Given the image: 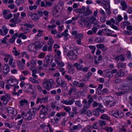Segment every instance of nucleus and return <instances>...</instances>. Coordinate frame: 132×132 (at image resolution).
<instances>
[{
    "mask_svg": "<svg viewBox=\"0 0 132 132\" xmlns=\"http://www.w3.org/2000/svg\"><path fill=\"white\" fill-rule=\"evenodd\" d=\"M120 4L122 6V10H126L128 7V6L125 1L124 0H122L120 2Z\"/></svg>",
    "mask_w": 132,
    "mask_h": 132,
    "instance_id": "22",
    "label": "nucleus"
},
{
    "mask_svg": "<svg viewBox=\"0 0 132 132\" xmlns=\"http://www.w3.org/2000/svg\"><path fill=\"white\" fill-rule=\"evenodd\" d=\"M123 33L126 35H131L132 34V32L130 31L125 30L124 31Z\"/></svg>",
    "mask_w": 132,
    "mask_h": 132,
    "instance_id": "63",
    "label": "nucleus"
},
{
    "mask_svg": "<svg viewBox=\"0 0 132 132\" xmlns=\"http://www.w3.org/2000/svg\"><path fill=\"white\" fill-rule=\"evenodd\" d=\"M57 64V67H63L65 65V64L64 63L61 61H60L56 63Z\"/></svg>",
    "mask_w": 132,
    "mask_h": 132,
    "instance_id": "40",
    "label": "nucleus"
},
{
    "mask_svg": "<svg viewBox=\"0 0 132 132\" xmlns=\"http://www.w3.org/2000/svg\"><path fill=\"white\" fill-rule=\"evenodd\" d=\"M48 108L43 105H42V114L44 116L47 114Z\"/></svg>",
    "mask_w": 132,
    "mask_h": 132,
    "instance_id": "18",
    "label": "nucleus"
},
{
    "mask_svg": "<svg viewBox=\"0 0 132 132\" xmlns=\"http://www.w3.org/2000/svg\"><path fill=\"white\" fill-rule=\"evenodd\" d=\"M126 11L129 14H130L132 13V7L129 6L127 9Z\"/></svg>",
    "mask_w": 132,
    "mask_h": 132,
    "instance_id": "57",
    "label": "nucleus"
},
{
    "mask_svg": "<svg viewBox=\"0 0 132 132\" xmlns=\"http://www.w3.org/2000/svg\"><path fill=\"white\" fill-rule=\"evenodd\" d=\"M119 89V90L132 91V86H130L127 84L126 85H122L120 86Z\"/></svg>",
    "mask_w": 132,
    "mask_h": 132,
    "instance_id": "10",
    "label": "nucleus"
},
{
    "mask_svg": "<svg viewBox=\"0 0 132 132\" xmlns=\"http://www.w3.org/2000/svg\"><path fill=\"white\" fill-rule=\"evenodd\" d=\"M11 55L9 54H6L5 55V57L4 58V60L6 62L8 61L9 58L11 57Z\"/></svg>",
    "mask_w": 132,
    "mask_h": 132,
    "instance_id": "49",
    "label": "nucleus"
},
{
    "mask_svg": "<svg viewBox=\"0 0 132 132\" xmlns=\"http://www.w3.org/2000/svg\"><path fill=\"white\" fill-rule=\"evenodd\" d=\"M63 107L64 109L67 112H69L71 110V108L69 106H64Z\"/></svg>",
    "mask_w": 132,
    "mask_h": 132,
    "instance_id": "52",
    "label": "nucleus"
},
{
    "mask_svg": "<svg viewBox=\"0 0 132 132\" xmlns=\"http://www.w3.org/2000/svg\"><path fill=\"white\" fill-rule=\"evenodd\" d=\"M38 15L40 16H41V10H40L39 11H37L36 13H34V14L33 16L32 19L36 21H38L39 18V17L38 16Z\"/></svg>",
    "mask_w": 132,
    "mask_h": 132,
    "instance_id": "12",
    "label": "nucleus"
},
{
    "mask_svg": "<svg viewBox=\"0 0 132 132\" xmlns=\"http://www.w3.org/2000/svg\"><path fill=\"white\" fill-rule=\"evenodd\" d=\"M67 56L69 57L70 59L72 60H76L78 58L77 55L72 51L70 52V53Z\"/></svg>",
    "mask_w": 132,
    "mask_h": 132,
    "instance_id": "11",
    "label": "nucleus"
},
{
    "mask_svg": "<svg viewBox=\"0 0 132 132\" xmlns=\"http://www.w3.org/2000/svg\"><path fill=\"white\" fill-rule=\"evenodd\" d=\"M56 82L57 84L59 85L63 86L64 85V82L60 78L58 77L56 79Z\"/></svg>",
    "mask_w": 132,
    "mask_h": 132,
    "instance_id": "19",
    "label": "nucleus"
},
{
    "mask_svg": "<svg viewBox=\"0 0 132 132\" xmlns=\"http://www.w3.org/2000/svg\"><path fill=\"white\" fill-rule=\"evenodd\" d=\"M126 63L122 62H119L117 65L118 67L120 68H123L125 69L126 68Z\"/></svg>",
    "mask_w": 132,
    "mask_h": 132,
    "instance_id": "24",
    "label": "nucleus"
},
{
    "mask_svg": "<svg viewBox=\"0 0 132 132\" xmlns=\"http://www.w3.org/2000/svg\"><path fill=\"white\" fill-rule=\"evenodd\" d=\"M24 2V0H16L15 1V3L17 5L19 6L22 3Z\"/></svg>",
    "mask_w": 132,
    "mask_h": 132,
    "instance_id": "55",
    "label": "nucleus"
},
{
    "mask_svg": "<svg viewBox=\"0 0 132 132\" xmlns=\"http://www.w3.org/2000/svg\"><path fill=\"white\" fill-rule=\"evenodd\" d=\"M111 114L116 118H121L124 116L123 112L117 110L112 111L111 112Z\"/></svg>",
    "mask_w": 132,
    "mask_h": 132,
    "instance_id": "4",
    "label": "nucleus"
},
{
    "mask_svg": "<svg viewBox=\"0 0 132 132\" xmlns=\"http://www.w3.org/2000/svg\"><path fill=\"white\" fill-rule=\"evenodd\" d=\"M7 111L9 114H12L14 116L16 115L17 114L16 110L15 109L11 107H8L7 109Z\"/></svg>",
    "mask_w": 132,
    "mask_h": 132,
    "instance_id": "14",
    "label": "nucleus"
},
{
    "mask_svg": "<svg viewBox=\"0 0 132 132\" xmlns=\"http://www.w3.org/2000/svg\"><path fill=\"white\" fill-rule=\"evenodd\" d=\"M34 14V13H33L30 11H29L28 12L27 15L29 17H30L32 19Z\"/></svg>",
    "mask_w": 132,
    "mask_h": 132,
    "instance_id": "62",
    "label": "nucleus"
},
{
    "mask_svg": "<svg viewBox=\"0 0 132 132\" xmlns=\"http://www.w3.org/2000/svg\"><path fill=\"white\" fill-rule=\"evenodd\" d=\"M92 13V11L89 8H87L85 15L88 16L91 14Z\"/></svg>",
    "mask_w": 132,
    "mask_h": 132,
    "instance_id": "45",
    "label": "nucleus"
},
{
    "mask_svg": "<svg viewBox=\"0 0 132 132\" xmlns=\"http://www.w3.org/2000/svg\"><path fill=\"white\" fill-rule=\"evenodd\" d=\"M82 103H84L83 105V108L87 109L89 108L91 104L88 102L87 100L86 99H84L82 101Z\"/></svg>",
    "mask_w": 132,
    "mask_h": 132,
    "instance_id": "16",
    "label": "nucleus"
},
{
    "mask_svg": "<svg viewBox=\"0 0 132 132\" xmlns=\"http://www.w3.org/2000/svg\"><path fill=\"white\" fill-rule=\"evenodd\" d=\"M116 60H120L122 61H124L125 60V57L124 54H122L120 55L117 56L115 57Z\"/></svg>",
    "mask_w": 132,
    "mask_h": 132,
    "instance_id": "20",
    "label": "nucleus"
},
{
    "mask_svg": "<svg viewBox=\"0 0 132 132\" xmlns=\"http://www.w3.org/2000/svg\"><path fill=\"white\" fill-rule=\"evenodd\" d=\"M75 104L78 107H81L82 106V105L80 100L76 101L75 102Z\"/></svg>",
    "mask_w": 132,
    "mask_h": 132,
    "instance_id": "51",
    "label": "nucleus"
},
{
    "mask_svg": "<svg viewBox=\"0 0 132 132\" xmlns=\"http://www.w3.org/2000/svg\"><path fill=\"white\" fill-rule=\"evenodd\" d=\"M104 129L107 132H112L113 131V129L111 127H109L108 126H106L105 127Z\"/></svg>",
    "mask_w": 132,
    "mask_h": 132,
    "instance_id": "44",
    "label": "nucleus"
},
{
    "mask_svg": "<svg viewBox=\"0 0 132 132\" xmlns=\"http://www.w3.org/2000/svg\"><path fill=\"white\" fill-rule=\"evenodd\" d=\"M115 22V21L113 18H111L110 20H107L106 22V24L108 25H111L114 24Z\"/></svg>",
    "mask_w": 132,
    "mask_h": 132,
    "instance_id": "27",
    "label": "nucleus"
},
{
    "mask_svg": "<svg viewBox=\"0 0 132 132\" xmlns=\"http://www.w3.org/2000/svg\"><path fill=\"white\" fill-rule=\"evenodd\" d=\"M61 118V117L60 116V114H59V112L57 113L56 114L55 117L54 118V120L55 122H58L59 120Z\"/></svg>",
    "mask_w": 132,
    "mask_h": 132,
    "instance_id": "30",
    "label": "nucleus"
},
{
    "mask_svg": "<svg viewBox=\"0 0 132 132\" xmlns=\"http://www.w3.org/2000/svg\"><path fill=\"white\" fill-rule=\"evenodd\" d=\"M100 118L101 119L106 120H109L110 119V117L107 115L105 114H103L101 117Z\"/></svg>",
    "mask_w": 132,
    "mask_h": 132,
    "instance_id": "31",
    "label": "nucleus"
},
{
    "mask_svg": "<svg viewBox=\"0 0 132 132\" xmlns=\"http://www.w3.org/2000/svg\"><path fill=\"white\" fill-rule=\"evenodd\" d=\"M104 40L103 38L100 37H96L95 39V42L98 43H102L103 42Z\"/></svg>",
    "mask_w": 132,
    "mask_h": 132,
    "instance_id": "35",
    "label": "nucleus"
},
{
    "mask_svg": "<svg viewBox=\"0 0 132 132\" xmlns=\"http://www.w3.org/2000/svg\"><path fill=\"white\" fill-rule=\"evenodd\" d=\"M9 12V13L10 12L9 10H4L3 11L2 13L3 15L4 18L5 19H9L13 16V15L11 13H10L8 15H6L7 13H8Z\"/></svg>",
    "mask_w": 132,
    "mask_h": 132,
    "instance_id": "8",
    "label": "nucleus"
},
{
    "mask_svg": "<svg viewBox=\"0 0 132 132\" xmlns=\"http://www.w3.org/2000/svg\"><path fill=\"white\" fill-rule=\"evenodd\" d=\"M57 68L59 69V71L62 72V75H64L66 72L65 71V69L63 67H58Z\"/></svg>",
    "mask_w": 132,
    "mask_h": 132,
    "instance_id": "43",
    "label": "nucleus"
},
{
    "mask_svg": "<svg viewBox=\"0 0 132 132\" xmlns=\"http://www.w3.org/2000/svg\"><path fill=\"white\" fill-rule=\"evenodd\" d=\"M96 47L98 48L102 49L103 52H105L107 50L106 47L103 44H99L96 45Z\"/></svg>",
    "mask_w": 132,
    "mask_h": 132,
    "instance_id": "17",
    "label": "nucleus"
},
{
    "mask_svg": "<svg viewBox=\"0 0 132 132\" xmlns=\"http://www.w3.org/2000/svg\"><path fill=\"white\" fill-rule=\"evenodd\" d=\"M54 43L53 40L52 38H50L48 42V45L53 46Z\"/></svg>",
    "mask_w": 132,
    "mask_h": 132,
    "instance_id": "48",
    "label": "nucleus"
},
{
    "mask_svg": "<svg viewBox=\"0 0 132 132\" xmlns=\"http://www.w3.org/2000/svg\"><path fill=\"white\" fill-rule=\"evenodd\" d=\"M28 49L29 51L31 52L35 51L36 48L34 44H30L28 46Z\"/></svg>",
    "mask_w": 132,
    "mask_h": 132,
    "instance_id": "25",
    "label": "nucleus"
},
{
    "mask_svg": "<svg viewBox=\"0 0 132 132\" xmlns=\"http://www.w3.org/2000/svg\"><path fill=\"white\" fill-rule=\"evenodd\" d=\"M9 84L12 86H14L17 85L18 82V80L15 79H10L7 80Z\"/></svg>",
    "mask_w": 132,
    "mask_h": 132,
    "instance_id": "13",
    "label": "nucleus"
},
{
    "mask_svg": "<svg viewBox=\"0 0 132 132\" xmlns=\"http://www.w3.org/2000/svg\"><path fill=\"white\" fill-rule=\"evenodd\" d=\"M10 70V68L9 65L6 64H4L3 72L4 75H6L9 72Z\"/></svg>",
    "mask_w": 132,
    "mask_h": 132,
    "instance_id": "15",
    "label": "nucleus"
},
{
    "mask_svg": "<svg viewBox=\"0 0 132 132\" xmlns=\"http://www.w3.org/2000/svg\"><path fill=\"white\" fill-rule=\"evenodd\" d=\"M53 57L51 55H47L45 59V63L43 66L44 67H47L50 63H51L53 61Z\"/></svg>",
    "mask_w": 132,
    "mask_h": 132,
    "instance_id": "5",
    "label": "nucleus"
},
{
    "mask_svg": "<svg viewBox=\"0 0 132 132\" xmlns=\"http://www.w3.org/2000/svg\"><path fill=\"white\" fill-rule=\"evenodd\" d=\"M2 29L3 30V33L4 34V36L6 35L8 33L9 29L7 28V27L5 25H3L2 27Z\"/></svg>",
    "mask_w": 132,
    "mask_h": 132,
    "instance_id": "28",
    "label": "nucleus"
},
{
    "mask_svg": "<svg viewBox=\"0 0 132 132\" xmlns=\"http://www.w3.org/2000/svg\"><path fill=\"white\" fill-rule=\"evenodd\" d=\"M124 75V73L122 71L118 72L114 77L115 78H118V77H122Z\"/></svg>",
    "mask_w": 132,
    "mask_h": 132,
    "instance_id": "38",
    "label": "nucleus"
},
{
    "mask_svg": "<svg viewBox=\"0 0 132 132\" xmlns=\"http://www.w3.org/2000/svg\"><path fill=\"white\" fill-rule=\"evenodd\" d=\"M59 12V10L56 7H54L53 12V14L54 16L57 17L58 16L57 14Z\"/></svg>",
    "mask_w": 132,
    "mask_h": 132,
    "instance_id": "32",
    "label": "nucleus"
},
{
    "mask_svg": "<svg viewBox=\"0 0 132 132\" xmlns=\"http://www.w3.org/2000/svg\"><path fill=\"white\" fill-rule=\"evenodd\" d=\"M100 108H97L96 109L94 110L93 113L94 115L95 116H98L99 114Z\"/></svg>",
    "mask_w": 132,
    "mask_h": 132,
    "instance_id": "33",
    "label": "nucleus"
},
{
    "mask_svg": "<svg viewBox=\"0 0 132 132\" xmlns=\"http://www.w3.org/2000/svg\"><path fill=\"white\" fill-rule=\"evenodd\" d=\"M84 37V35L81 33L78 34L75 36V38L77 39L76 40V42L78 45H81V39Z\"/></svg>",
    "mask_w": 132,
    "mask_h": 132,
    "instance_id": "7",
    "label": "nucleus"
},
{
    "mask_svg": "<svg viewBox=\"0 0 132 132\" xmlns=\"http://www.w3.org/2000/svg\"><path fill=\"white\" fill-rule=\"evenodd\" d=\"M78 69L79 70L81 71L84 72H86L88 71L89 69V68L87 67H82L81 68H79Z\"/></svg>",
    "mask_w": 132,
    "mask_h": 132,
    "instance_id": "46",
    "label": "nucleus"
},
{
    "mask_svg": "<svg viewBox=\"0 0 132 132\" xmlns=\"http://www.w3.org/2000/svg\"><path fill=\"white\" fill-rule=\"evenodd\" d=\"M82 128V126L81 125L79 124L78 125H75L72 127L73 130L71 129V130L73 131L74 130H80Z\"/></svg>",
    "mask_w": 132,
    "mask_h": 132,
    "instance_id": "29",
    "label": "nucleus"
},
{
    "mask_svg": "<svg viewBox=\"0 0 132 132\" xmlns=\"http://www.w3.org/2000/svg\"><path fill=\"white\" fill-rule=\"evenodd\" d=\"M21 30L24 32V34H26L28 32H29L31 30L29 29L21 27L20 28Z\"/></svg>",
    "mask_w": 132,
    "mask_h": 132,
    "instance_id": "34",
    "label": "nucleus"
},
{
    "mask_svg": "<svg viewBox=\"0 0 132 132\" xmlns=\"http://www.w3.org/2000/svg\"><path fill=\"white\" fill-rule=\"evenodd\" d=\"M82 64L80 63L78 64V63L76 62L74 63L73 66L74 67H76V69L78 70H79L78 69L80 68H81L82 67V65H81V64Z\"/></svg>",
    "mask_w": 132,
    "mask_h": 132,
    "instance_id": "37",
    "label": "nucleus"
},
{
    "mask_svg": "<svg viewBox=\"0 0 132 132\" xmlns=\"http://www.w3.org/2000/svg\"><path fill=\"white\" fill-rule=\"evenodd\" d=\"M106 100L105 102V104L106 106L112 107L116 104V102L114 98L111 96H106Z\"/></svg>",
    "mask_w": 132,
    "mask_h": 132,
    "instance_id": "2",
    "label": "nucleus"
},
{
    "mask_svg": "<svg viewBox=\"0 0 132 132\" xmlns=\"http://www.w3.org/2000/svg\"><path fill=\"white\" fill-rule=\"evenodd\" d=\"M24 26L28 28H32L34 26V24H31L27 23H25L23 24Z\"/></svg>",
    "mask_w": 132,
    "mask_h": 132,
    "instance_id": "50",
    "label": "nucleus"
},
{
    "mask_svg": "<svg viewBox=\"0 0 132 132\" xmlns=\"http://www.w3.org/2000/svg\"><path fill=\"white\" fill-rule=\"evenodd\" d=\"M17 63L19 69L21 70H23L24 69V66L22 64V63L20 60H18L17 61Z\"/></svg>",
    "mask_w": 132,
    "mask_h": 132,
    "instance_id": "26",
    "label": "nucleus"
},
{
    "mask_svg": "<svg viewBox=\"0 0 132 132\" xmlns=\"http://www.w3.org/2000/svg\"><path fill=\"white\" fill-rule=\"evenodd\" d=\"M35 113V110L34 109H32L27 113H25L24 112H22L21 116L23 119L28 120H30L31 119L32 116H34Z\"/></svg>",
    "mask_w": 132,
    "mask_h": 132,
    "instance_id": "1",
    "label": "nucleus"
},
{
    "mask_svg": "<svg viewBox=\"0 0 132 132\" xmlns=\"http://www.w3.org/2000/svg\"><path fill=\"white\" fill-rule=\"evenodd\" d=\"M99 123L101 126H105L106 125V121L103 120H100Z\"/></svg>",
    "mask_w": 132,
    "mask_h": 132,
    "instance_id": "60",
    "label": "nucleus"
},
{
    "mask_svg": "<svg viewBox=\"0 0 132 132\" xmlns=\"http://www.w3.org/2000/svg\"><path fill=\"white\" fill-rule=\"evenodd\" d=\"M37 7V6L36 5H34L33 6L30 5L29 6V9L31 11L33 9H36Z\"/></svg>",
    "mask_w": 132,
    "mask_h": 132,
    "instance_id": "61",
    "label": "nucleus"
},
{
    "mask_svg": "<svg viewBox=\"0 0 132 132\" xmlns=\"http://www.w3.org/2000/svg\"><path fill=\"white\" fill-rule=\"evenodd\" d=\"M55 61L56 63L61 61V58L60 56H54Z\"/></svg>",
    "mask_w": 132,
    "mask_h": 132,
    "instance_id": "41",
    "label": "nucleus"
},
{
    "mask_svg": "<svg viewBox=\"0 0 132 132\" xmlns=\"http://www.w3.org/2000/svg\"><path fill=\"white\" fill-rule=\"evenodd\" d=\"M127 58L130 61L132 60V57L131 56V54L130 52L128 53L127 54Z\"/></svg>",
    "mask_w": 132,
    "mask_h": 132,
    "instance_id": "64",
    "label": "nucleus"
},
{
    "mask_svg": "<svg viewBox=\"0 0 132 132\" xmlns=\"http://www.w3.org/2000/svg\"><path fill=\"white\" fill-rule=\"evenodd\" d=\"M10 95L9 94H7L5 96H2L1 98V100L3 101V103L6 104L8 103V100L10 99Z\"/></svg>",
    "mask_w": 132,
    "mask_h": 132,
    "instance_id": "9",
    "label": "nucleus"
},
{
    "mask_svg": "<svg viewBox=\"0 0 132 132\" xmlns=\"http://www.w3.org/2000/svg\"><path fill=\"white\" fill-rule=\"evenodd\" d=\"M21 106H22L24 105H27L28 103V101L26 100H22L20 102Z\"/></svg>",
    "mask_w": 132,
    "mask_h": 132,
    "instance_id": "42",
    "label": "nucleus"
},
{
    "mask_svg": "<svg viewBox=\"0 0 132 132\" xmlns=\"http://www.w3.org/2000/svg\"><path fill=\"white\" fill-rule=\"evenodd\" d=\"M123 18L122 17L121 15H118L117 18L116 19V21H118L119 22H120L122 20Z\"/></svg>",
    "mask_w": 132,
    "mask_h": 132,
    "instance_id": "58",
    "label": "nucleus"
},
{
    "mask_svg": "<svg viewBox=\"0 0 132 132\" xmlns=\"http://www.w3.org/2000/svg\"><path fill=\"white\" fill-rule=\"evenodd\" d=\"M86 111V109L83 108L81 109L79 111L80 114H85Z\"/></svg>",
    "mask_w": 132,
    "mask_h": 132,
    "instance_id": "53",
    "label": "nucleus"
},
{
    "mask_svg": "<svg viewBox=\"0 0 132 132\" xmlns=\"http://www.w3.org/2000/svg\"><path fill=\"white\" fill-rule=\"evenodd\" d=\"M125 91H119L116 93V94L117 96H121L125 94Z\"/></svg>",
    "mask_w": 132,
    "mask_h": 132,
    "instance_id": "56",
    "label": "nucleus"
},
{
    "mask_svg": "<svg viewBox=\"0 0 132 132\" xmlns=\"http://www.w3.org/2000/svg\"><path fill=\"white\" fill-rule=\"evenodd\" d=\"M88 19L91 24H95L97 22L96 19V17L94 16H92L89 17Z\"/></svg>",
    "mask_w": 132,
    "mask_h": 132,
    "instance_id": "21",
    "label": "nucleus"
},
{
    "mask_svg": "<svg viewBox=\"0 0 132 132\" xmlns=\"http://www.w3.org/2000/svg\"><path fill=\"white\" fill-rule=\"evenodd\" d=\"M123 81V79L121 78H118L115 80V82L116 83L119 84Z\"/></svg>",
    "mask_w": 132,
    "mask_h": 132,
    "instance_id": "59",
    "label": "nucleus"
},
{
    "mask_svg": "<svg viewBox=\"0 0 132 132\" xmlns=\"http://www.w3.org/2000/svg\"><path fill=\"white\" fill-rule=\"evenodd\" d=\"M80 21L81 22V24H83L85 27L86 28H90L91 26V24L90 23L89 20H87L86 19L81 18L80 19Z\"/></svg>",
    "mask_w": 132,
    "mask_h": 132,
    "instance_id": "6",
    "label": "nucleus"
},
{
    "mask_svg": "<svg viewBox=\"0 0 132 132\" xmlns=\"http://www.w3.org/2000/svg\"><path fill=\"white\" fill-rule=\"evenodd\" d=\"M29 80L31 82H32L34 83H38L37 81L33 78L32 77H30L29 79Z\"/></svg>",
    "mask_w": 132,
    "mask_h": 132,
    "instance_id": "54",
    "label": "nucleus"
},
{
    "mask_svg": "<svg viewBox=\"0 0 132 132\" xmlns=\"http://www.w3.org/2000/svg\"><path fill=\"white\" fill-rule=\"evenodd\" d=\"M102 59V56L101 55H99L98 59V60H95V63L96 64H98L99 62V61H101Z\"/></svg>",
    "mask_w": 132,
    "mask_h": 132,
    "instance_id": "47",
    "label": "nucleus"
},
{
    "mask_svg": "<svg viewBox=\"0 0 132 132\" xmlns=\"http://www.w3.org/2000/svg\"><path fill=\"white\" fill-rule=\"evenodd\" d=\"M53 82V80L51 79L45 81L43 84V87L47 90H50L52 87Z\"/></svg>",
    "mask_w": 132,
    "mask_h": 132,
    "instance_id": "3",
    "label": "nucleus"
},
{
    "mask_svg": "<svg viewBox=\"0 0 132 132\" xmlns=\"http://www.w3.org/2000/svg\"><path fill=\"white\" fill-rule=\"evenodd\" d=\"M88 47L90 48V50H92L91 53L94 54L96 49V47L95 46L90 45L88 46Z\"/></svg>",
    "mask_w": 132,
    "mask_h": 132,
    "instance_id": "39",
    "label": "nucleus"
},
{
    "mask_svg": "<svg viewBox=\"0 0 132 132\" xmlns=\"http://www.w3.org/2000/svg\"><path fill=\"white\" fill-rule=\"evenodd\" d=\"M104 4L103 5V7L105 9L110 8V2L109 1H104Z\"/></svg>",
    "mask_w": 132,
    "mask_h": 132,
    "instance_id": "23",
    "label": "nucleus"
},
{
    "mask_svg": "<svg viewBox=\"0 0 132 132\" xmlns=\"http://www.w3.org/2000/svg\"><path fill=\"white\" fill-rule=\"evenodd\" d=\"M34 44L36 49L39 48L41 47V43L40 41H38L36 42Z\"/></svg>",
    "mask_w": 132,
    "mask_h": 132,
    "instance_id": "36",
    "label": "nucleus"
}]
</instances>
